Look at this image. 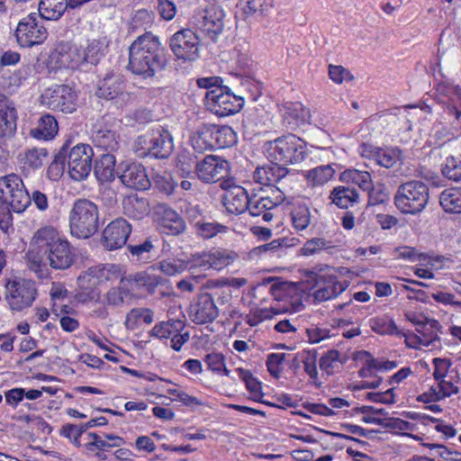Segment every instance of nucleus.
Returning a JSON list of instances; mask_svg holds the SVG:
<instances>
[{
  "label": "nucleus",
  "mask_w": 461,
  "mask_h": 461,
  "mask_svg": "<svg viewBox=\"0 0 461 461\" xmlns=\"http://www.w3.org/2000/svg\"><path fill=\"white\" fill-rule=\"evenodd\" d=\"M75 261L71 244L51 226L35 231L25 254L27 268L41 280L50 277L49 267L67 270Z\"/></svg>",
  "instance_id": "nucleus-1"
},
{
  "label": "nucleus",
  "mask_w": 461,
  "mask_h": 461,
  "mask_svg": "<svg viewBox=\"0 0 461 461\" xmlns=\"http://www.w3.org/2000/svg\"><path fill=\"white\" fill-rule=\"evenodd\" d=\"M167 65L165 49L151 32L139 36L129 47L128 68L144 78L153 77Z\"/></svg>",
  "instance_id": "nucleus-2"
},
{
  "label": "nucleus",
  "mask_w": 461,
  "mask_h": 461,
  "mask_svg": "<svg viewBox=\"0 0 461 461\" xmlns=\"http://www.w3.org/2000/svg\"><path fill=\"white\" fill-rule=\"evenodd\" d=\"M99 228V210L88 199H77L69 212V229L72 236L78 239L92 237Z\"/></svg>",
  "instance_id": "nucleus-3"
},
{
  "label": "nucleus",
  "mask_w": 461,
  "mask_h": 461,
  "mask_svg": "<svg viewBox=\"0 0 461 461\" xmlns=\"http://www.w3.org/2000/svg\"><path fill=\"white\" fill-rule=\"evenodd\" d=\"M429 199V188L427 184L411 180L399 185L394 203L402 213L414 215L425 209Z\"/></svg>",
  "instance_id": "nucleus-4"
},
{
  "label": "nucleus",
  "mask_w": 461,
  "mask_h": 461,
  "mask_svg": "<svg viewBox=\"0 0 461 461\" xmlns=\"http://www.w3.org/2000/svg\"><path fill=\"white\" fill-rule=\"evenodd\" d=\"M266 145L267 158L277 164H296L302 162L306 156L305 143L294 134L279 137Z\"/></svg>",
  "instance_id": "nucleus-5"
},
{
  "label": "nucleus",
  "mask_w": 461,
  "mask_h": 461,
  "mask_svg": "<svg viewBox=\"0 0 461 461\" xmlns=\"http://www.w3.org/2000/svg\"><path fill=\"white\" fill-rule=\"evenodd\" d=\"M0 194L7 203V209L14 212L21 213L31 205L29 190L17 174L11 173L0 177Z\"/></svg>",
  "instance_id": "nucleus-6"
},
{
  "label": "nucleus",
  "mask_w": 461,
  "mask_h": 461,
  "mask_svg": "<svg viewBox=\"0 0 461 461\" xmlns=\"http://www.w3.org/2000/svg\"><path fill=\"white\" fill-rule=\"evenodd\" d=\"M5 299L13 311L31 307L38 295L36 283L31 279L15 278L5 284Z\"/></svg>",
  "instance_id": "nucleus-7"
},
{
  "label": "nucleus",
  "mask_w": 461,
  "mask_h": 461,
  "mask_svg": "<svg viewBox=\"0 0 461 461\" xmlns=\"http://www.w3.org/2000/svg\"><path fill=\"white\" fill-rule=\"evenodd\" d=\"M208 109L218 116H228L237 113L244 105L241 96L236 95L226 86H216L205 94Z\"/></svg>",
  "instance_id": "nucleus-8"
},
{
  "label": "nucleus",
  "mask_w": 461,
  "mask_h": 461,
  "mask_svg": "<svg viewBox=\"0 0 461 461\" xmlns=\"http://www.w3.org/2000/svg\"><path fill=\"white\" fill-rule=\"evenodd\" d=\"M168 46L178 60L193 62L200 58V39L191 29L175 32L168 41Z\"/></svg>",
  "instance_id": "nucleus-9"
},
{
  "label": "nucleus",
  "mask_w": 461,
  "mask_h": 461,
  "mask_svg": "<svg viewBox=\"0 0 461 461\" xmlns=\"http://www.w3.org/2000/svg\"><path fill=\"white\" fill-rule=\"evenodd\" d=\"M18 43L24 48L42 43L48 36L43 20L37 13H32L23 18L15 30Z\"/></svg>",
  "instance_id": "nucleus-10"
},
{
  "label": "nucleus",
  "mask_w": 461,
  "mask_h": 461,
  "mask_svg": "<svg viewBox=\"0 0 461 461\" xmlns=\"http://www.w3.org/2000/svg\"><path fill=\"white\" fill-rule=\"evenodd\" d=\"M312 270L307 273V282L313 283V297L318 302L331 300L339 295L346 288L347 285L339 282L336 276L321 273Z\"/></svg>",
  "instance_id": "nucleus-11"
},
{
  "label": "nucleus",
  "mask_w": 461,
  "mask_h": 461,
  "mask_svg": "<svg viewBox=\"0 0 461 461\" xmlns=\"http://www.w3.org/2000/svg\"><path fill=\"white\" fill-rule=\"evenodd\" d=\"M93 149L86 144L68 146L67 164L71 178L76 181L86 179L92 170Z\"/></svg>",
  "instance_id": "nucleus-12"
},
{
  "label": "nucleus",
  "mask_w": 461,
  "mask_h": 461,
  "mask_svg": "<svg viewBox=\"0 0 461 461\" xmlns=\"http://www.w3.org/2000/svg\"><path fill=\"white\" fill-rule=\"evenodd\" d=\"M271 194L258 196L253 194L249 198L248 211L253 217L262 216L265 221L273 219L271 211L276 208L285 201V194L280 187L271 188Z\"/></svg>",
  "instance_id": "nucleus-13"
},
{
  "label": "nucleus",
  "mask_w": 461,
  "mask_h": 461,
  "mask_svg": "<svg viewBox=\"0 0 461 461\" xmlns=\"http://www.w3.org/2000/svg\"><path fill=\"white\" fill-rule=\"evenodd\" d=\"M44 103L54 111L71 113L76 111L77 94L68 86L59 85L45 91L42 95Z\"/></svg>",
  "instance_id": "nucleus-14"
},
{
  "label": "nucleus",
  "mask_w": 461,
  "mask_h": 461,
  "mask_svg": "<svg viewBox=\"0 0 461 461\" xmlns=\"http://www.w3.org/2000/svg\"><path fill=\"white\" fill-rule=\"evenodd\" d=\"M118 134L113 124L105 117L97 121L92 127L91 140L96 149L113 154L120 148Z\"/></svg>",
  "instance_id": "nucleus-15"
},
{
  "label": "nucleus",
  "mask_w": 461,
  "mask_h": 461,
  "mask_svg": "<svg viewBox=\"0 0 461 461\" xmlns=\"http://www.w3.org/2000/svg\"><path fill=\"white\" fill-rule=\"evenodd\" d=\"M188 314L195 324L212 322L219 316V309L209 293L198 294L190 303Z\"/></svg>",
  "instance_id": "nucleus-16"
},
{
  "label": "nucleus",
  "mask_w": 461,
  "mask_h": 461,
  "mask_svg": "<svg viewBox=\"0 0 461 461\" xmlns=\"http://www.w3.org/2000/svg\"><path fill=\"white\" fill-rule=\"evenodd\" d=\"M228 172V161L213 155H207L198 160L194 176L204 183H214L227 176Z\"/></svg>",
  "instance_id": "nucleus-17"
},
{
  "label": "nucleus",
  "mask_w": 461,
  "mask_h": 461,
  "mask_svg": "<svg viewBox=\"0 0 461 461\" xmlns=\"http://www.w3.org/2000/svg\"><path fill=\"white\" fill-rule=\"evenodd\" d=\"M131 232V225L122 217L112 221L103 230L102 244L109 250L123 247Z\"/></svg>",
  "instance_id": "nucleus-18"
},
{
  "label": "nucleus",
  "mask_w": 461,
  "mask_h": 461,
  "mask_svg": "<svg viewBox=\"0 0 461 461\" xmlns=\"http://www.w3.org/2000/svg\"><path fill=\"white\" fill-rule=\"evenodd\" d=\"M83 55V48L62 41L56 45L50 58L59 68L77 69L84 65Z\"/></svg>",
  "instance_id": "nucleus-19"
},
{
  "label": "nucleus",
  "mask_w": 461,
  "mask_h": 461,
  "mask_svg": "<svg viewBox=\"0 0 461 461\" xmlns=\"http://www.w3.org/2000/svg\"><path fill=\"white\" fill-rule=\"evenodd\" d=\"M222 18V11L202 10L194 15L193 23L197 30L214 40L222 32L224 26Z\"/></svg>",
  "instance_id": "nucleus-20"
},
{
  "label": "nucleus",
  "mask_w": 461,
  "mask_h": 461,
  "mask_svg": "<svg viewBox=\"0 0 461 461\" xmlns=\"http://www.w3.org/2000/svg\"><path fill=\"white\" fill-rule=\"evenodd\" d=\"M18 113L14 103L0 94V139H12L17 130Z\"/></svg>",
  "instance_id": "nucleus-21"
},
{
  "label": "nucleus",
  "mask_w": 461,
  "mask_h": 461,
  "mask_svg": "<svg viewBox=\"0 0 461 461\" xmlns=\"http://www.w3.org/2000/svg\"><path fill=\"white\" fill-rule=\"evenodd\" d=\"M119 178L123 185L136 190H147L150 186V180L146 168L139 163H131L125 167Z\"/></svg>",
  "instance_id": "nucleus-22"
},
{
  "label": "nucleus",
  "mask_w": 461,
  "mask_h": 461,
  "mask_svg": "<svg viewBox=\"0 0 461 461\" xmlns=\"http://www.w3.org/2000/svg\"><path fill=\"white\" fill-rule=\"evenodd\" d=\"M249 198L245 188L235 185L224 193L221 202L228 212L238 215L248 211Z\"/></svg>",
  "instance_id": "nucleus-23"
},
{
  "label": "nucleus",
  "mask_w": 461,
  "mask_h": 461,
  "mask_svg": "<svg viewBox=\"0 0 461 461\" xmlns=\"http://www.w3.org/2000/svg\"><path fill=\"white\" fill-rule=\"evenodd\" d=\"M287 174L288 169L285 167L270 160V163L256 167L253 172V179L258 184L266 186H275Z\"/></svg>",
  "instance_id": "nucleus-24"
},
{
  "label": "nucleus",
  "mask_w": 461,
  "mask_h": 461,
  "mask_svg": "<svg viewBox=\"0 0 461 461\" xmlns=\"http://www.w3.org/2000/svg\"><path fill=\"white\" fill-rule=\"evenodd\" d=\"M49 152L45 148H32L18 155L21 173L27 177L31 172L41 168L47 161Z\"/></svg>",
  "instance_id": "nucleus-25"
},
{
  "label": "nucleus",
  "mask_w": 461,
  "mask_h": 461,
  "mask_svg": "<svg viewBox=\"0 0 461 461\" xmlns=\"http://www.w3.org/2000/svg\"><path fill=\"white\" fill-rule=\"evenodd\" d=\"M151 142V156L157 158H167L173 151V138L162 126L152 129Z\"/></svg>",
  "instance_id": "nucleus-26"
},
{
  "label": "nucleus",
  "mask_w": 461,
  "mask_h": 461,
  "mask_svg": "<svg viewBox=\"0 0 461 461\" xmlns=\"http://www.w3.org/2000/svg\"><path fill=\"white\" fill-rule=\"evenodd\" d=\"M310 118V110L300 103L284 105L283 122L289 130H294L308 122Z\"/></svg>",
  "instance_id": "nucleus-27"
},
{
  "label": "nucleus",
  "mask_w": 461,
  "mask_h": 461,
  "mask_svg": "<svg viewBox=\"0 0 461 461\" xmlns=\"http://www.w3.org/2000/svg\"><path fill=\"white\" fill-rule=\"evenodd\" d=\"M113 267L112 265L95 266L89 267L77 278L78 286L81 290L96 289V286L104 280L109 278L108 275Z\"/></svg>",
  "instance_id": "nucleus-28"
},
{
  "label": "nucleus",
  "mask_w": 461,
  "mask_h": 461,
  "mask_svg": "<svg viewBox=\"0 0 461 461\" xmlns=\"http://www.w3.org/2000/svg\"><path fill=\"white\" fill-rule=\"evenodd\" d=\"M122 206L123 214L133 220H141L149 213V201L138 194L125 196Z\"/></svg>",
  "instance_id": "nucleus-29"
},
{
  "label": "nucleus",
  "mask_w": 461,
  "mask_h": 461,
  "mask_svg": "<svg viewBox=\"0 0 461 461\" xmlns=\"http://www.w3.org/2000/svg\"><path fill=\"white\" fill-rule=\"evenodd\" d=\"M158 228L163 234L176 236L184 232L185 223L176 211L170 208H165L158 220Z\"/></svg>",
  "instance_id": "nucleus-30"
},
{
  "label": "nucleus",
  "mask_w": 461,
  "mask_h": 461,
  "mask_svg": "<svg viewBox=\"0 0 461 461\" xmlns=\"http://www.w3.org/2000/svg\"><path fill=\"white\" fill-rule=\"evenodd\" d=\"M115 163L114 154L104 153L100 156L94 167V173L98 182L104 185L115 179Z\"/></svg>",
  "instance_id": "nucleus-31"
},
{
  "label": "nucleus",
  "mask_w": 461,
  "mask_h": 461,
  "mask_svg": "<svg viewBox=\"0 0 461 461\" xmlns=\"http://www.w3.org/2000/svg\"><path fill=\"white\" fill-rule=\"evenodd\" d=\"M215 124L201 125L192 137V145L197 151L216 149Z\"/></svg>",
  "instance_id": "nucleus-32"
},
{
  "label": "nucleus",
  "mask_w": 461,
  "mask_h": 461,
  "mask_svg": "<svg viewBox=\"0 0 461 461\" xmlns=\"http://www.w3.org/2000/svg\"><path fill=\"white\" fill-rule=\"evenodd\" d=\"M444 120L454 133H461V89H456L451 102L444 108Z\"/></svg>",
  "instance_id": "nucleus-33"
},
{
  "label": "nucleus",
  "mask_w": 461,
  "mask_h": 461,
  "mask_svg": "<svg viewBox=\"0 0 461 461\" xmlns=\"http://www.w3.org/2000/svg\"><path fill=\"white\" fill-rule=\"evenodd\" d=\"M234 256L231 253L226 251L216 250L211 253L203 254L200 256L194 266H199L204 269H216L220 270L233 260Z\"/></svg>",
  "instance_id": "nucleus-34"
},
{
  "label": "nucleus",
  "mask_w": 461,
  "mask_h": 461,
  "mask_svg": "<svg viewBox=\"0 0 461 461\" xmlns=\"http://www.w3.org/2000/svg\"><path fill=\"white\" fill-rule=\"evenodd\" d=\"M274 7V0H239L237 8L244 18L267 15Z\"/></svg>",
  "instance_id": "nucleus-35"
},
{
  "label": "nucleus",
  "mask_w": 461,
  "mask_h": 461,
  "mask_svg": "<svg viewBox=\"0 0 461 461\" xmlns=\"http://www.w3.org/2000/svg\"><path fill=\"white\" fill-rule=\"evenodd\" d=\"M107 422V419L105 417L101 416L96 419H92L88 422L80 425L68 423L62 426L60 429V434L68 438H70L71 435L73 434L74 445L78 447L81 446L79 438L83 433H85L88 429L92 427L106 425Z\"/></svg>",
  "instance_id": "nucleus-36"
},
{
  "label": "nucleus",
  "mask_w": 461,
  "mask_h": 461,
  "mask_svg": "<svg viewBox=\"0 0 461 461\" xmlns=\"http://www.w3.org/2000/svg\"><path fill=\"white\" fill-rule=\"evenodd\" d=\"M451 154L445 158L441 165V173L448 180L461 181V161L456 151V142L451 144Z\"/></svg>",
  "instance_id": "nucleus-37"
},
{
  "label": "nucleus",
  "mask_w": 461,
  "mask_h": 461,
  "mask_svg": "<svg viewBox=\"0 0 461 461\" xmlns=\"http://www.w3.org/2000/svg\"><path fill=\"white\" fill-rule=\"evenodd\" d=\"M68 6L70 7L68 0H41L37 14L41 15L42 20H58Z\"/></svg>",
  "instance_id": "nucleus-38"
},
{
  "label": "nucleus",
  "mask_w": 461,
  "mask_h": 461,
  "mask_svg": "<svg viewBox=\"0 0 461 461\" xmlns=\"http://www.w3.org/2000/svg\"><path fill=\"white\" fill-rule=\"evenodd\" d=\"M59 131L54 116L45 114L39 120L37 126L31 130V136L37 140H51Z\"/></svg>",
  "instance_id": "nucleus-39"
},
{
  "label": "nucleus",
  "mask_w": 461,
  "mask_h": 461,
  "mask_svg": "<svg viewBox=\"0 0 461 461\" xmlns=\"http://www.w3.org/2000/svg\"><path fill=\"white\" fill-rule=\"evenodd\" d=\"M374 159L386 168H393L402 164V153L400 149H377L374 151Z\"/></svg>",
  "instance_id": "nucleus-40"
},
{
  "label": "nucleus",
  "mask_w": 461,
  "mask_h": 461,
  "mask_svg": "<svg viewBox=\"0 0 461 461\" xmlns=\"http://www.w3.org/2000/svg\"><path fill=\"white\" fill-rule=\"evenodd\" d=\"M185 329V321L179 319H170L156 324L150 330V336L162 339H171L176 332L183 331Z\"/></svg>",
  "instance_id": "nucleus-41"
},
{
  "label": "nucleus",
  "mask_w": 461,
  "mask_h": 461,
  "mask_svg": "<svg viewBox=\"0 0 461 461\" xmlns=\"http://www.w3.org/2000/svg\"><path fill=\"white\" fill-rule=\"evenodd\" d=\"M158 240L148 237L142 243L136 245H128L127 249L134 260L142 263H147L153 257V250L155 249Z\"/></svg>",
  "instance_id": "nucleus-42"
},
{
  "label": "nucleus",
  "mask_w": 461,
  "mask_h": 461,
  "mask_svg": "<svg viewBox=\"0 0 461 461\" xmlns=\"http://www.w3.org/2000/svg\"><path fill=\"white\" fill-rule=\"evenodd\" d=\"M439 203L447 212L461 213V189L450 188L444 190L440 194Z\"/></svg>",
  "instance_id": "nucleus-43"
},
{
  "label": "nucleus",
  "mask_w": 461,
  "mask_h": 461,
  "mask_svg": "<svg viewBox=\"0 0 461 461\" xmlns=\"http://www.w3.org/2000/svg\"><path fill=\"white\" fill-rule=\"evenodd\" d=\"M198 160L194 153L183 149L177 154L176 167L181 172L182 176L193 177L195 174Z\"/></svg>",
  "instance_id": "nucleus-44"
},
{
  "label": "nucleus",
  "mask_w": 461,
  "mask_h": 461,
  "mask_svg": "<svg viewBox=\"0 0 461 461\" xmlns=\"http://www.w3.org/2000/svg\"><path fill=\"white\" fill-rule=\"evenodd\" d=\"M122 93V83L113 77H107L100 81L96 95L98 97L112 100Z\"/></svg>",
  "instance_id": "nucleus-45"
},
{
  "label": "nucleus",
  "mask_w": 461,
  "mask_h": 461,
  "mask_svg": "<svg viewBox=\"0 0 461 461\" xmlns=\"http://www.w3.org/2000/svg\"><path fill=\"white\" fill-rule=\"evenodd\" d=\"M68 149V142H66L55 155L54 159L49 166L47 175L50 180L57 181L62 176L67 163Z\"/></svg>",
  "instance_id": "nucleus-46"
},
{
  "label": "nucleus",
  "mask_w": 461,
  "mask_h": 461,
  "mask_svg": "<svg viewBox=\"0 0 461 461\" xmlns=\"http://www.w3.org/2000/svg\"><path fill=\"white\" fill-rule=\"evenodd\" d=\"M129 281L137 287L144 288L149 294H153L155 289L162 285L165 280L159 276L140 272L131 276Z\"/></svg>",
  "instance_id": "nucleus-47"
},
{
  "label": "nucleus",
  "mask_w": 461,
  "mask_h": 461,
  "mask_svg": "<svg viewBox=\"0 0 461 461\" xmlns=\"http://www.w3.org/2000/svg\"><path fill=\"white\" fill-rule=\"evenodd\" d=\"M330 197L337 206L348 208L357 201L358 194L354 188L339 186L333 189Z\"/></svg>",
  "instance_id": "nucleus-48"
},
{
  "label": "nucleus",
  "mask_w": 461,
  "mask_h": 461,
  "mask_svg": "<svg viewBox=\"0 0 461 461\" xmlns=\"http://www.w3.org/2000/svg\"><path fill=\"white\" fill-rule=\"evenodd\" d=\"M214 139L216 149L231 147L237 141L236 132L228 125H215Z\"/></svg>",
  "instance_id": "nucleus-49"
},
{
  "label": "nucleus",
  "mask_w": 461,
  "mask_h": 461,
  "mask_svg": "<svg viewBox=\"0 0 461 461\" xmlns=\"http://www.w3.org/2000/svg\"><path fill=\"white\" fill-rule=\"evenodd\" d=\"M371 329L381 335L401 336L402 331L399 330L395 322L388 317L375 318L371 321Z\"/></svg>",
  "instance_id": "nucleus-50"
},
{
  "label": "nucleus",
  "mask_w": 461,
  "mask_h": 461,
  "mask_svg": "<svg viewBox=\"0 0 461 461\" xmlns=\"http://www.w3.org/2000/svg\"><path fill=\"white\" fill-rule=\"evenodd\" d=\"M123 280H121V285L110 288L104 294V304L112 307H121L125 303V299L130 296L128 288L122 285Z\"/></svg>",
  "instance_id": "nucleus-51"
},
{
  "label": "nucleus",
  "mask_w": 461,
  "mask_h": 461,
  "mask_svg": "<svg viewBox=\"0 0 461 461\" xmlns=\"http://www.w3.org/2000/svg\"><path fill=\"white\" fill-rule=\"evenodd\" d=\"M343 178L357 185L363 191L372 189L373 182L371 175L367 171L347 170L343 173Z\"/></svg>",
  "instance_id": "nucleus-52"
},
{
  "label": "nucleus",
  "mask_w": 461,
  "mask_h": 461,
  "mask_svg": "<svg viewBox=\"0 0 461 461\" xmlns=\"http://www.w3.org/2000/svg\"><path fill=\"white\" fill-rule=\"evenodd\" d=\"M335 171L330 165L320 166L307 172V179L313 185H321L330 180Z\"/></svg>",
  "instance_id": "nucleus-53"
},
{
  "label": "nucleus",
  "mask_w": 461,
  "mask_h": 461,
  "mask_svg": "<svg viewBox=\"0 0 461 461\" xmlns=\"http://www.w3.org/2000/svg\"><path fill=\"white\" fill-rule=\"evenodd\" d=\"M240 378L245 383L246 388L254 395L255 401H259V396H262L261 393V383L256 379L251 372L243 368L236 369Z\"/></svg>",
  "instance_id": "nucleus-54"
},
{
  "label": "nucleus",
  "mask_w": 461,
  "mask_h": 461,
  "mask_svg": "<svg viewBox=\"0 0 461 461\" xmlns=\"http://www.w3.org/2000/svg\"><path fill=\"white\" fill-rule=\"evenodd\" d=\"M294 227L298 230H305L311 222L310 209L306 205H298L291 212Z\"/></svg>",
  "instance_id": "nucleus-55"
},
{
  "label": "nucleus",
  "mask_w": 461,
  "mask_h": 461,
  "mask_svg": "<svg viewBox=\"0 0 461 461\" xmlns=\"http://www.w3.org/2000/svg\"><path fill=\"white\" fill-rule=\"evenodd\" d=\"M302 361L303 363V368L305 373L313 381L317 387H320L321 384L317 383L318 371L316 367L317 352L316 350L303 351L302 354Z\"/></svg>",
  "instance_id": "nucleus-56"
},
{
  "label": "nucleus",
  "mask_w": 461,
  "mask_h": 461,
  "mask_svg": "<svg viewBox=\"0 0 461 461\" xmlns=\"http://www.w3.org/2000/svg\"><path fill=\"white\" fill-rule=\"evenodd\" d=\"M397 258L408 260L410 262H421L427 259V256L420 253L412 247L403 246L395 249Z\"/></svg>",
  "instance_id": "nucleus-57"
},
{
  "label": "nucleus",
  "mask_w": 461,
  "mask_h": 461,
  "mask_svg": "<svg viewBox=\"0 0 461 461\" xmlns=\"http://www.w3.org/2000/svg\"><path fill=\"white\" fill-rule=\"evenodd\" d=\"M83 56H84V65L91 64L96 65L102 54L100 53V43L97 41H93L88 43L86 48H83Z\"/></svg>",
  "instance_id": "nucleus-58"
},
{
  "label": "nucleus",
  "mask_w": 461,
  "mask_h": 461,
  "mask_svg": "<svg viewBox=\"0 0 461 461\" xmlns=\"http://www.w3.org/2000/svg\"><path fill=\"white\" fill-rule=\"evenodd\" d=\"M195 225L197 227V231L199 235L204 239H210L215 236L217 233L221 232L225 228L223 225L216 222L197 221Z\"/></svg>",
  "instance_id": "nucleus-59"
},
{
  "label": "nucleus",
  "mask_w": 461,
  "mask_h": 461,
  "mask_svg": "<svg viewBox=\"0 0 461 461\" xmlns=\"http://www.w3.org/2000/svg\"><path fill=\"white\" fill-rule=\"evenodd\" d=\"M433 365L435 367L433 377L438 383L447 376L452 362L450 359L436 357L433 359Z\"/></svg>",
  "instance_id": "nucleus-60"
},
{
  "label": "nucleus",
  "mask_w": 461,
  "mask_h": 461,
  "mask_svg": "<svg viewBox=\"0 0 461 461\" xmlns=\"http://www.w3.org/2000/svg\"><path fill=\"white\" fill-rule=\"evenodd\" d=\"M285 355L284 353L277 354L272 353L268 355L267 359V366L270 375L276 378H278L281 374V365L285 360Z\"/></svg>",
  "instance_id": "nucleus-61"
},
{
  "label": "nucleus",
  "mask_w": 461,
  "mask_h": 461,
  "mask_svg": "<svg viewBox=\"0 0 461 461\" xmlns=\"http://www.w3.org/2000/svg\"><path fill=\"white\" fill-rule=\"evenodd\" d=\"M339 352L336 349L329 350L320 359V368L325 371L327 374H332L333 368L337 361L339 360Z\"/></svg>",
  "instance_id": "nucleus-62"
},
{
  "label": "nucleus",
  "mask_w": 461,
  "mask_h": 461,
  "mask_svg": "<svg viewBox=\"0 0 461 461\" xmlns=\"http://www.w3.org/2000/svg\"><path fill=\"white\" fill-rule=\"evenodd\" d=\"M208 369L220 374L225 363V357L221 353H210L204 357Z\"/></svg>",
  "instance_id": "nucleus-63"
},
{
  "label": "nucleus",
  "mask_w": 461,
  "mask_h": 461,
  "mask_svg": "<svg viewBox=\"0 0 461 461\" xmlns=\"http://www.w3.org/2000/svg\"><path fill=\"white\" fill-rule=\"evenodd\" d=\"M330 242L322 238H314L308 240L302 249L303 254L309 256L319 250L330 248Z\"/></svg>",
  "instance_id": "nucleus-64"
}]
</instances>
